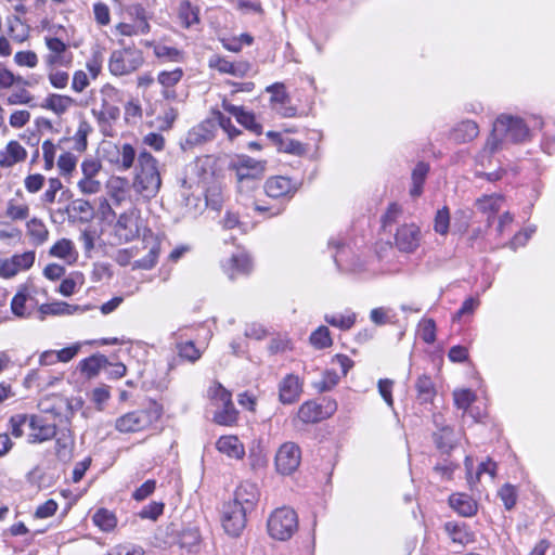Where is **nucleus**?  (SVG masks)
<instances>
[{
  "label": "nucleus",
  "mask_w": 555,
  "mask_h": 555,
  "mask_svg": "<svg viewBox=\"0 0 555 555\" xmlns=\"http://www.w3.org/2000/svg\"><path fill=\"white\" fill-rule=\"evenodd\" d=\"M529 138V128L519 117L501 115L493 124L492 132L487 140L485 151L493 154L502 149L504 141L519 143Z\"/></svg>",
  "instance_id": "obj_1"
},
{
  "label": "nucleus",
  "mask_w": 555,
  "mask_h": 555,
  "mask_svg": "<svg viewBox=\"0 0 555 555\" xmlns=\"http://www.w3.org/2000/svg\"><path fill=\"white\" fill-rule=\"evenodd\" d=\"M160 185L162 178L156 158L146 151L140 152L132 181L133 191L143 199H151L157 195Z\"/></svg>",
  "instance_id": "obj_2"
},
{
  "label": "nucleus",
  "mask_w": 555,
  "mask_h": 555,
  "mask_svg": "<svg viewBox=\"0 0 555 555\" xmlns=\"http://www.w3.org/2000/svg\"><path fill=\"white\" fill-rule=\"evenodd\" d=\"M101 102L94 103L91 108L92 116L96 119L101 131L107 134L108 128L120 116V109L117 106L119 91L112 85H104L100 89Z\"/></svg>",
  "instance_id": "obj_3"
},
{
  "label": "nucleus",
  "mask_w": 555,
  "mask_h": 555,
  "mask_svg": "<svg viewBox=\"0 0 555 555\" xmlns=\"http://www.w3.org/2000/svg\"><path fill=\"white\" fill-rule=\"evenodd\" d=\"M158 256V243L153 241L147 244L143 241L141 246L135 245L118 250L115 259L117 263L124 267L132 263L133 269L150 270L157 263Z\"/></svg>",
  "instance_id": "obj_4"
},
{
  "label": "nucleus",
  "mask_w": 555,
  "mask_h": 555,
  "mask_svg": "<svg viewBox=\"0 0 555 555\" xmlns=\"http://www.w3.org/2000/svg\"><path fill=\"white\" fill-rule=\"evenodd\" d=\"M162 416V409L153 403L146 409L128 412L115 422V428L120 433H137L149 429Z\"/></svg>",
  "instance_id": "obj_5"
},
{
  "label": "nucleus",
  "mask_w": 555,
  "mask_h": 555,
  "mask_svg": "<svg viewBox=\"0 0 555 555\" xmlns=\"http://www.w3.org/2000/svg\"><path fill=\"white\" fill-rule=\"evenodd\" d=\"M208 398L215 406L214 422L218 425L231 426L236 423L238 412L232 402V395L221 384L208 389Z\"/></svg>",
  "instance_id": "obj_6"
},
{
  "label": "nucleus",
  "mask_w": 555,
  "mask_h": 555,
  "mask_svg": "<svg viewBox=\"0 0 555 555\" xmlns=\"http://www.w3.org/2000/svg\"><path fill=\"white\" fill-rule=\"evenodd\" d=\"M143 62L144 57L140 50L124 48L111 54L108 69L114 76H124L135 72Z\"/></svg>",
  "instance_id": "obj_7"
},
{
  "label": "nucleus",
  "mask_w": 555,
  "mask_h": 555,
  "mask_svg": "<svg viewBox=\"0 0 555 555\" xmlns=\"http://www.w3.org/2000/svg\"><path fill=\"white\" fill-rule=\"evenodd\" d=\"M142 227L140 210L133 207L119 216L114 225V234L119 243H127L140 234Z\"/></svg>",
  "instance_id": "obj_8"
},
{
  "label": "nucleus",
  "mask_w": 555,
  "mask_h": 555,
  "mask_svg": "<svg viewBox=\"0 0 555 555\" xmlns=\"http://www.w3.org/2000/svg\"><path fill=\"white\" fill-rule=\"evenodd\" d=\"M37 289L30 285H21L11 300L12 313L21 319H28L38 306Z\"/></svg>",
  "instance_id": "obj_9"
},
{
  "label": "nucleus",
  "mask_w": 555,
  "mask_h": 555,
  "mask_svg": "<svg viewBox=\"0 0 555 555\" xmlns=\"http://www.w3.org/2000/svg\"><path fill=\"white\" fill-rule=\"evenodd\" d=\"M48 53L43 56L46 67H69L73 62V53L68 46L56 37H46Z\"/></svg>",
  "instance_id": "obj_10"
},
{
  "label": "nucleus",
  "mask_w": 555,
  "mask_h": 555,
  "mask_svg": "<svg viewBox=\"0 0 555 555\" xmlns=\"http://www.w3.org/2000/svg\"><path fill=\"white\" fill-rule=\"evenodd\" d=\"M230 169L235 171L237 182L243 183L261 178L264 172V164L247 155H237L231 160Z\"/></svg>",
  "instance_id": "obj_11"
},
{
  "label": "nucleus",
  "mask_w": 555,
  "mask_h": 555,
  "mask_svg": "<svg viewBox=\"0 0 555 555\" xmlns=\"http://www.w3.org/2000/svg\"><path fill=\"white\" fill-rule=\"evenodd\" d=\"M247 511L244 507L229 501L222 508V527L232 537H238L246 526Z\"/></svg>",
  "instance_id": "obj_12"
},
{
  "label": "nucleus",
  "mask_w": 555,
  "mask_h": 555,
  "mask_svg": "<svg viewBox=\"0 0 555 555\" xmlns=\"http://www.w3.org/2000/svg\"><path fill=\"white\" fill-rule=\"evenodd\" d=\"M36 260V253L27 250L22 254H14L10 258L1 260L0 278L9 280L16 276L20 272L29 270Z\"/></svg>",
  "instance_id": "obj_13"
},
{
  "label": "nucleus",
  "mask_w": 555,
  "mask_h": 555,
  "mask_svg": "<svg viewBox=\"0 0 555 555\" xmlns=\"http://www.w3.org/2000/svg\"><path fill=\"white\" fill-rule=\"evenodd\" d=\"M337 404L335 401H328L323 408L314 401H306L302 403L297 412V417L305 424L317 423L324 418L330 417L336 411Z\"/></svg>",
  "instance_id": "obj_14"
},
{
  "label": "nucleus",
  "mask_w": 555,
  "mask_h": 555,
  "mask_svg": "<svg viewBox=\"0 0 555 555\" xmlns=\"http://www.w3.org/2000/svg\"><path fill=\"white\" fill-rule=\"evenodd\" d=\"M28 434L29 443H42L52 439L56 435V427L52 423H48L43 417L31 415L29 416Z\"/></svg>",
  "instance_id": "obj_15"
},
{
  "label": "nucleus",
  "mask_w": 555,
  "mask_h": 555,
  "mask_svg": "<svg viewBox=\"0 0 555 555\" xmlns=\"http://www.w3.org/2000/svg\"><path fill=\"white\" fill-rule=\"evenodd\" d=\"M304 391V379L295 374H287L280 382V402L292 404L299 400Z\"/></svg>",
  "instance_id": "obj_16"
},
{
  "label": "nucleus",
  "mask_w": 555,
  "mask_h": 555,
  "mask_svg": "<svg viewBox=\"0 0 555 555\" xmlns=\"http://www.w3.org/2000/svg\"><path fill=\"white\" fill-rule=\"evenodd\" d=\"M301 462V450L295 442H286L280 447V474L294 473Z\"/></svg>",
  "instance_id": "obj_17"
},
{
  "label": "nucleus",
  "mask_w": 555,
  "mask_h": 555,
  "mask_svg": "<svg viewBox=\"0 0 555 555\" xmlns=\"http://www.w3.org/2000/svg\"><path fill=\"white\" fill-rule=\"evenodd\" d=\"M421 230L415 224H404L396 233V245L404 253H413L420 246Z\"/></svg>",
  "instance_id": "obj_18"
},
{
  "label": "nucleus",
  "mask_w": 555,
  "mask_h": 555,
  "mask_svg": "<svg viewBox=\"0 0 555 555\" xmlns=\"http://www.w3.org/2000/svg\"><path fill=\"white\" fill-rule=\"evenodd\" d=\"M26 149L16 140H11L0 150V168L11 169L27 158Z\"/></svg>",
  "instance_id": "obj_19"
},
{
  "label": "nucleus",
  "mask_w": 555,
  "mask_h": 555,
  "mask_svg": "<svg viewBox=\"0 0 555 555\" xmlns=\"http://www.w3.org/2000/svg\"><path fill=\"white\" fill-rule=\"evenodd\" d=\"M30 207L21 191L7 202L4 216L12 221H23L29 217Z\"/></svg>",
  "instance_id": "obj_20"
},
{
  "label": "nucleus",
  "mask_w": 555,
  "mask_h": 555,
  "mask_svg": "<svg viewBox=\"0 0 555 555\" xmlns=\"http://www.w3.org/2000/svg\"><path fill=\"white\" fill-rule=\"evenodd\" d=\"M258 496L259 493L257 486L255 483L245 481L235 489L234 496L231 502L244 507V509L247 512H251L258 500Z\"/></svg>",
  "instance_id": "obj_21"
},
{
  "label": "nucleus",
  "mask_w": 555,
  "mask_h": 555,
  "mask_svg": "<svg viewBox=\"0 0 555 555\" xmlns=\"http://www.w3.org/2000/svg\"><path fill=\"white\" fill-rule=\"evenodd\" d=\"M251 259L244 251L233 254L227 264H224V270L229 274L230 279H235L237 275L248 274L251 271Z\"/></svg>",
  "instance_id": "obj_22"
},
{
  "label": "nucleus",
  "mask_w": 555,
  "mask_h": 555,
  "mask_svg": "<svg viewBox=\"0 0 555 555\" xmlns=\"http://www.w3.org/2000/svg\"><path fill=\"white\" fill-rule=\"evenodd\" d=\"M222 107L225 112L234 116L242 126H244L246 129L255 132L260 133L261 132V126L255 120V116L243 109L241 106L233 105L227 101H223Z\"/></svg>",
  "instance_id": "obj_23"
},
{
  "label": "nucleus",
  "mask_w": 555,
  "mask_h": 555,
  "mask_svg": "<svg viewBox=\"0 0 555 555\" xmlns=\"http://www.w3.org/2000/svg\"><path fill=\"white\" fill-rule=\"evenodd\" d=\"M216 448L231 459L242 460L245 455L244 444L236 436L220 437L216 442Z\"/></svg>",
  "instance_id": "obj_24"
},
{
  "label": "nucleus",
  "mask_w": 555,
  "mask_h": 555,
  "mask_svg": "<svg viewBox=\"0 0 555 555\" xmlns=\"http://www.w3.org/2000/svg\"><path fill=\"white\" fill-rule=\"evenodd\" d=\"M298 529V516L291 507L280 508V541H285Z\"/></svg>",
  "instance_id": "obj_25"
},
{
  "label": "nucleus",
  "mask_w": 555,
  "mask_h": 555,
  "mask_svg": "<svg viewBox=\"0 0 555 555\" xmlns=\"http://www.w3.org/2000/svg\"><path fill=\"white\" fill-rule=\"evenodd\" d=\"M209 66L212 68H216L220 73L231 74L236 77L245 76L250 69V66L248 63H244V62L232 63L222 57L211 59L209 61Z\"/></svg>",
  "instance_id": "obj_26"
},
{
  "label": "nucleus",
  "mask_w": 555,
  "mask_h": 555,
  "mask_svg": "<svg viewBox=\"0 0 555 555\" xmlns=\"http://www.w3.org/2000/svg\"><path fill=\"white\" fill-rule=\"evenodd\" d=\"M115 149H116V157L109 158V162L119 171L129 170L133 166L134 159L137 157L134 147L129 143H125L119 149L118 147H115Z\"/></svg>",
  "instance_id": "obj_27"
},
{
  "label": "nucleus",
  "mask_w": 555,
  "mask_h": 555,
  "mask_svg": "<svg viewBox=\"0 0 555 555\" xmlns=\"http://www.w3.org/2000/svg\"><path fill=\"white\" fill-rule=\"evenodd\" d=\"M450 506L461 516L470 517L477 512V503L467 494L455 493L449 499Z\"/></svg>",
  "instance_id": "obj_28"
},
{
  "label": "nucleus",
  "mask_w": 555,
  "mask_h": 555,
  "mask_svg": "<svg viewBox=\"0 0 555 555\" xmlns=\"http://www.w3.org/2000/svg\"><path fill=\"white\" fill-rule=\"evenodd\" d=\"M74 99L69 95L53 93L49 94L44 99L42 107L53 112L57 116H61L65 114L74 105Z\"/></svg>",
  "instance_id": "obj_29"
},
{
  "label": "nucleus",
  "mask_w": 555,
  "mask_h": 555,
  "mask_svg": "<svg viewBox=\"0 0 555 555\" xmlns=\"http://www.w3.org/2000/svg\"><path fill=\"white\" fill-rule=\"evenodd\" d=\"M249 466L255 473H262L268 466V451L261 442H257L249 450Z\"/></svg>",
  "instance_id": "obj_30"
},
{
  "label": "nucleus",
  "mask_w": 555,
  "mask_h": 555,
  "mask_svg": "<svg viewBox=\"0 0 555 555\" xmlns=\"http://www.w3.org/2000/svg\"><path fill=\"white\" fill-rule=\"evenodd\" d=\"M435 423L437 426H441L439 433L435 434L438 448L443 451L451 450L457 441L452 428L442 424L441 416H435Z\"/></svg>",
  "instance_id": "obj_31"
},
{
  "label": "nucleus",
  "mask_w": 555,
  "mask_h": 555,
  "mask_svg": "<svg viewBox=\"0 0 555 555\" xmlns=\"http://www.w3.org/2000/svg\"><path fill=\"white\" fill-rule=\"evenodd\" d=\"M145 46L153 48L154 55L163 62H181L183 52L175 47L146 41Z\"/></svg>",
  "instance_id": "obj_32"
},
{
  "label": "nucleus",
  "mask_w": 555,
  "mask_h": 555,
  "mask_svg": "<svg viewBox=\"0 0 555 555\" xmlns=\"http://www.w3.org/2000/svg\"><path fill=\"white\" fill-rule=\"evenodd\" d=\"M465 467L467 470V481L470 486H473L477 481H479L480 475L483 473H487L490 475L491 478H494L496 464L494 462H492L491 460H487L486 462L480 463L478 466V470H477L476 475L474 476L472 474V469L474 467V461L470 456H466Z\"/></svg>",
  "instance_id": "obj_33"
},
{
  "label": "nucleus",
  "mask_w": 555,
  "mask_h": 555,
  "mask_svg": "<svg viewBox=\"0 0 555 555\" xmlns=\"http://www.w3.org/2000/svg\"><path fill=\"white\" fill-rule=\"evenodd\" d=\"M49 254L52 257L61 258L66 260L67 262L75 261L77 258V253L75 250L74 244L70 240L62 238L53 244L50 248Z\"/></svg>",
  "instance_id": "obj_34"
},
{
  "label": "nucleus",
  "mask_w": 555,
  "mask_h": 555,
  "mask_svg": "<svg viewBox=\"0 0 555 555\" xmlns=\"http://www.w3.org/2000/svg\"><path fill=\"white\" fill-rule=\"evenodd\" d=\"M198 13V8L188 0L182 1L179 4L178 16L181 24L186 28L199 22Z\"/></svg>",
  "instance_id": "obj_35"
},
{
  "label": "nucleus",
  "mask_w": 555,
  "mask_h": 555,
  "mask_svg": "<svg viewBox=\"0 0 555 555\" xmlns=\"http://www.w3.org/2000/svg\"><path fill=\"white\" fill-rule=\"evenodd\" d=\"M26 229L34 244L41 245L48 240L49 231L41 220L33 218L27 222Z\"/></svg>",
  "instance_id": "obj_36"
},
{
  "label": "nucleus",
  "mask_w": 555,
  "mask_h": 555,
  "mask_svg": "<svg viewBox=\"0 0 555 555\" xmlns=\"http://www.w3.org/2000/svg\"><path fill=\"white\" fill-rule=\"evenodd\" d=\"M478 133V125L473 120H465L456 126L453 135L456 141L468 142L474 140Z\"/></svg>",
  "instance_id": "obj_37"
},
{
  "label": "nucleus",
  "mask_w": 555,
  "mask_h": 555,
  "mask_svg": "<svg viewBox=\"0 0 555 555\" xmlns=\"http://www.w3.org/2000/svg\"><path fill=\"white\" fill-rule=\"evenodd\" d=\"M14 89L8 95L5 102L9 105L34 106L35 96L25 88L26 86H13Z\"/></svg>",
  "instance_id": "obj_38"
},
{
  "label": "nucleus",
  "mask_w": 555,
  "mask_h": 555,
  "mask_svg": "<svg viewBox=\"0 0 555 555\" xmlns=\"http://www.w3.org/2000/svg\"><path fill=\"white\" fill-rule=\"evenodd\" d=\"M429 167L425 163H418L412 172L411 195L417 197L422 194L423 184L428 173Z\"/></svg>",
  "instance_id": "obj_39"
},
{
  "label": "nucleus",
  "mask_w": 555,
  "mask_h": 555,
  "mask_svg": "<svg viewBox=\"0 0 555 555\" xmlns=\"http://www.w3.org/2000/svg\"><path fill=\"white\" fill-rule=\"evenodd\" d=\"M92 519L96 527L106 532L112 531L117 525L116 516L106 508L98 509Z\"/></svg>",
  "instance_id": "obj_40"
},
{
  "label": "nucleus",
  "mask_w": 555,
  "mask_h": 555,
  "mask_svg": "<svg viewBox=\"0 0 555 555\" xmlns=\"http://www.w3.org/2000/svg\"><path fill=\"white\" fill-rule=\"evenodd\" d=\"M504 202V197L500 194L485 195L476 201V205L478 209L482 212L495 214L498 212L502 204Z\"/></svg>",
  "instance_id": "obj_41"
},
{
  "label": "nucleus",
  "mask_w": 555,
  "mask_h": 555,
  "mask_svg": "<svg viewBox=\"0 0 555 555\" xmlns=\"http://www.w3.org/2000/svg\"><path fill=\"white\" fill-rule=\"evenodd\" d=\"M309 340L315 349H325L333 345L330 330L324 325H321L315 331H313L309 337Z\"/></svg>",
  "instance_id": "obj_42"
},
{
  "label": "nucleus",
  "mask_w": 555,
  "mask_h": 555,
  "mask_svg": "<svg viewBox=\"0 0 555 555\" xmlns=\"http://www.w3.org/2000/svg\"><path fill=\"white\" fill-rule=\"evenodd\" d=\"M418 399L423 402H429L436 395L435 386L430 377L423 375L416 382Z\"/></svg>",
  "instance_id": "obj_43"
},
{
  "label": "nucleus",
  "mask_w": 555,
  "mask_h": 555,
  "mask_svg": "<svg viewBox=\"0 0 555 555\" xmlns=\"http://www.w3.org/2000/svg\"><path fill=\"white\" fill-rule=\"evenodd\" d=\"M324 319L330 325L347 331L353 326L356 322V313L347 312L345 314H325Z\"/></svg>",
  "instance_id": "obj_44"
},
{
  "label": "nucleus",
  "mask_w": 555,
  "mask_h": 555,
  "mask_svg": "<svg viewBox=\"0 0 555 555\" xmlns=\"http://www.w3.org/2000/svg\"><path fill=\"white\" fill-rule=\"evenodd\" d=\"M82 283L83 276L81 273H72L61 282L57 292L65 297H69L76 293L77 286H81Z\"/></svg>",
  "instance_id": "obj_45"
},
{
  "label": "nucleus",
  "mask_w": 555,
  "mask_h": 555,
  "mask_svg": "<svg viewBox=\"0 0 555 555\" xmlns=\"http://www.w3.org/2000/svg\"><path fill=\"white\" fill-rule=\"evenodd\" d=\"M199 540L201 537L198 530L189 528L181 532L178 543L181 548H185L188 552H192L198 545Z\"/></svg>",
  "instance_id": "obj_46"
},
{
  "label": "nucleus",
  "mask_w": 555,
  "mask_h": 555,
  "mask_svg": "<svg viewBox=\"0 0 555 555\" xmlns=\"http://www.w3.org/2000/svg\"><path fill=\"white\" fill-rule=\"evenodd\" d=\"M106 362L103 356H92L82 360L79 364L80 371L88 377H92L98 374L101 366Z\"/></svg>",
  "instance_id": "obj_47"
},
{
  "label": "nucleus",
  "mask_w": 555,
  "mask_h": 555,
  "mask_svg": "<svg viewBox=\"0 0 555 555\" xmlns=\"http://www.w3.org/2000/svg\"><path fill=\"white\" fill-rule=\"evenodd\" d=\"M91 132V126L82 120L79 122L77 131L73 137V141L75 142L74 149L78 152H83L88 145V135Z\"/></svg>",
  "instance_id": "obj_48"
},
{
  "label": "nucleus",
  "mask_w": 555,
  "mask_h": 555,
  "mask_svg": "<svg viewBox=\"0 0 555 555\" xmlns=\"http://www.w3.org/2000/svg\"><path fill=\"white\" fill-rule=\"evenodd\" d=\"M450 228V211L447 206L438 209L434 219V230L436 233L446 236Z\"/></svg>",
  "instance_id": "obj_49"
},
{
  "label": "nucleus",
  "mask_w": 555,
  "mask_h": 555,
  "mask_svg": "<svg viewBox=\"0 0 555 555\" xmlns=\"http://www.w3.org/2000/svg\"><path fill=\"white\" fill-rule=\"evenodd\" d=\"M77 157L70 152H64L59 156L56 166L60 175L66 177L70 176L77 166Z\"/></svg>",
  "instance_id": "obj_50"
},
{
  "label": "nucleus",
  "mask_w": 555,
  "mask_h": 555,
  "mask_svg": "<svg viewBox=\"0 0 555 555\" xmlns=\"http://www.w3.org/2000/svg\"><path fill=\"white\" fill-rule=\"evenodd\" d=\"M177 349L181 358L192 363L196 362L202 357L203 353V351L199 348H197L192 340L179 343L177 345Z\"/></svg>",
  "instance_id": "obj_51"
},
{
  "label": "nucleus",
  "mask_w": 555,
  "mask_h": 555,
  "mask_svg": "<svg viewBox=\"0 0 555 555\" xmlns=\"http://www.w3.org/2000/svg\"><path fill=\"white\" fill-rule=\"evenodd\" d=\"M339 382V375L334 370H326L320 380L313 384L319 392L332 390Z\"/></svg>",
  "instance_id": "obj_52"
},
{
  "label": "nucleus",
  "mask_w": 555,
  "mask_h": 555,
  "mask_svg": "<svg viewBox=\"0 0 555 555\" xmlns=\"http://www.w3.org/2000/svg\"><path fill=\"white\" fill-rule=\"evenodd\" d=\"M13 86H30V83L22 76H15L7 68H0V88L9 89Z\"/></svg>",
  "instance_id": "obj_53"
},
{
  "label": "nucleus",
  "mask_w": 555,
  "mask_h": 555,
  "mask_svg": "<svg viewBox=\"0 0 555 555\" xmlns=\"http://www.w3.org/2000/svg\"><path fill=\"white\" fill-rule=\"evenodd\" d=\"M453 399L456 408L466 412L470 404L475 401L476 396L469 389H460L453 392Z\"/></svg>",
  "instance_id": "obj_54"
},
{
  "label": "nucleus",
  "mask_w": 555,
  "mask_h": 555,
  "mask_svg": "<svg viewBox=\"0 0 555 555\" xmlns=\"http://www.w3.org/2000/svg\"><path fill=\"white\" fill-rule=\"evenodd\" d=\"M48 79L56 89H64L69 81V75L66 72L59 70L57 67H47Z\"/></svg>",
  "instance_id": "obj_55"
},
{
  "label": "nucleus",
  "mask_w": 555,
  "mask_h": 555,
  "mask_svg": "<svg viewBox=\"0 0 555 555\" xmlns=\"http://www.w3.org/2000/svg\"><path fill=\"white\" fill-rule=\"evenodd\" d=\"M42 157L44 160V170H51L55 165V156L57 152V145L51 140H44L42 142Z\"/></svg>",
  "instance_id": "obj_56"
},
{
  "label": "nucleus",
  "mask_w": 555,
  "mask_h": 555,
  "mask_svg": "<svg viewBox=\"0 0 555 555\" xmlns=\"http://www.w3.org/2000/svg\"><path fill=\"white\" fill-rule=\"evenodd\" d=\"M418 335L427 344L436 339V324L431 319L422 320L418 324Z\"/></svg>",
  "instance_id": "obj_57"
},
{
  "label": "nucleus",
  "mask_w": 555,
  "mask_h": 555,
  "mask_svg": "<svg viewBox=\"0 0 555 555\" xmlns=\"http://www.w3.org/2000/svg\"><path fill=\"white\" fill-rule=\"evenodd\" d=\"M182 77L183 70L181 68H175L173 70L159 73L157 80L164 88H171L176 86Z\"/></svg>",
  "instance_id": "obj_58"
},
{
  "label": "nucleus",
  "mask_w": 555,
  "mask_h": 555,
  "mask_svg": "<svg viewBox=\"0 0 555 555\" xmlns=\"http://www.w3.org/2000/svg\"><path fill=\"white\" fill-rule=\"evenodd\" d=\"M52 304V315H72L78 312H85L87 308L78 305H70L64 301H54Z\"/></svg>",
  "instance_id": "obj_59"
},
{
  "label": "nucleus",
  "mask_w": 555,
  "mask_h": 555,
  "mask_svg": "<svg viewBox=\"0 0 555 555\" xmlns=\"http://www.w3.org/2000/svg\"><path fill=\"white\" fill-rule=\"evenodd\" d=\"M29 423V416L26 414H15L9 420V429L14 438H21L24 435L23 427Z\"/></svg>",
  "instance_id": "obj_60"
},
{
  "label": "nucleus",
  "mask_w": 555,
  "mask_h": 555,
  "mask_svg": "<svg viewBox=\"0 0 555 555\" xmlns=\"http://www.w3.org/2000/svg\"><path fill=\"white\" fill-rule=\"evenodd\" d=\"M77 186L82 194L92 195L101 191L102 183L96 178H81L78 181Z\"/></svg>",
  "instance_id": "obj_61"
},
{
  "label": "nucleus",
  "mask_w": 555,
  "mask_h": 555,
  "mask_svg": "<svg viewBox=\"0 0 555 555\" xmlns=\"http://www.w3.org/2000/svg\"><path fill=\"white\" fill-rule=\"evenodd\" d=\"M142 117V108L138 101H129L125 105V120L128 124H137Z\"/></svg>",
  "instance_id": "obj_62"
},
{
  "label": "nucleus",
  "mask_w": 555,
  "mask_h": 555,
  "mask_svg": "<svg viewBox=\"0 0 555 555\" xmlns=\"http://www.w3.org/2000/svg\"><path fill=\"white\" fill-rule=\"evenodd\" d=\"M14 62L18 66L34 68L38 64V56L34 51H18L14 55Z\"/></svg>",
  "instance_id": "obj_63"
},
{
  "label": "nucleus",
  "mask_w": 555,
  "mask_h": 555,
  "mask_svg": "<svg viewBox=\"0 0 555 555\" xmlns=\"http://www.w3.org/2000/svg\"><path fill=\"white\" fill-rule=\"evenodd\" d=\"M108 555H144V550L133 544H121L115 546Z\"/></svg>",
  "instance_id": "obj_64"
}]
</instances>
